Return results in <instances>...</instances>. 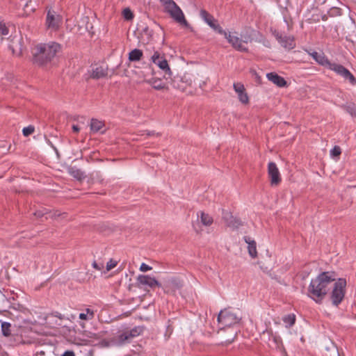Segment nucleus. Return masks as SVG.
<instances>
[{
  "instance_id": "1",
  "label": "nucleus",
  "mask_w": 356,
  "mask_h": 356,
  "mask_svg": "<svg viewBox=\"0 0 356 356\" xmlns=\"http://www.w3.org/2000/svg\"><path fill=\"white\" fill-rule=\"evenodd\" d=\"M334 271H324L311 280L307 289V296L317 304H321L331 287L330 285L337 280Z\"/></svg>"
},
{
  "instance_id": "2",
  "label": "nucleus",
  "mask_w": 356,
  "mask_h": 356,
  "mask_svg": "<svg viewBox=\"0 0 356 356\" xmlns=\"http://www.w3.org/2000/svg\"><path fill=\"white\" fill-rule=\"evenodd\" d=\"M60 50L61 45L56 42L37 44L31 48V60L38 67L47 66Z\"/></svg>"
},
{
  "instance_id": "3",
  "label": "nucleus",
  "mask_w": 356,
  "mask_h": 356,
  "mask_svg": "<svg viewBox=\"0 0 356 356\" xmlns=\"http://www.w3.org/2000/svg\"><path fill=\"white\" fill-rule=\"evenodd\" d=\"M334 282L332 290L330 293L329 298L332 305L338 307L344 300L347 282L345 278L337 277Z\"/></svg>"
},
{
  "instance_id": "4",
  "label": "nucleus",
  "mask_w": 356,
  "mask_h": 356,
  "mask_svg": "<svg viewBox=\"0 0 356 356\" xmlns=\"http://www.w3.org/2000/svg\"><path fill=\"white\" fill-rule=\"evenodd\" d=\"M242 316L230 310L229 308L221 310L218 316V321L223 327H231L239 323Z\"/></svg>"
},
{
  "instance_id": "5",
  "label": "nucleus",
  "mask_w": 356,
  "mask_h": 356,
  "mask_svg": "<svg viewBox=\"0 0 356 356\" xmlns=\"http://www.w3.org/2000/svg\"><path fill=\"white\" fill-rule=\"evenodd\" d=\"M144 330V326H136L130 330H125L117 336L115 343L122 344V346L129 343L133 338L140 335Z\"/></svg>"
},
{
  "instance_id": "6",
  "label": "nucleus",
  "mask_w": 356,
  "mask_h": 356,
  "mask_svg": "<svg viewBox=\"0 0 356 356\" xmlns=\"http://www.w3.org/2000/svg\"><path fill=\"white\" fill-rule=\"evenodd\" d=\"M327 69L334 71L338 76L342 77L345 81H348L352 85H356V78L343 65L331 62Z\"/></svg>"
},
{
  "instance_id": "7",
  "label": "nucleus",
  "mask_w": 356,
  "mask_h": 356,
  "mask_svg": "<svg viewBox=\"0 0 356 356\" xmlns=\"http://www.w3.org/2000/svg\"><path fill=\"white\" fill-rule=\"evenodd\" d=\"M163 78L166 80L170 79V84L172 86V87L175 89L181 90V92H186L187 88L192 83L191 79L187 77L186 75H177L173 77L172 75L170 76V77H169V76H163Z\"/></svg>"
},
{
  "instance_id": "8",
  "label": "nucleus",
  "mask_w": 356,
  "mask_h": 356,
  "mask_svg": "<svg viewBox=\"0 0 356 356\" xmlns=\"http://www.w3.org/2000/svg\"><path fill=\"white\" fill-rule=\"evenodd\" d=\"M151 60L164 72L165 76H169V77H170V76H172V71L164 54H161L158 51H155L151 56Z\"/></svg>"
},
{
  "instance_id": "9",
  "label": "nucleus",
  "mask_w": 356,
  "mask_h": 356,
  "mask_svg": "<svg viewBox=\"0 0 356 356\" xmlns=\"http://www.w3.org/2000/svg\"><path fill=\"white\" fill-rule=\"evenodd\" d=\"M268 175L270 183L272 186H278L281 181V175L279 169L274 162H269L268 164Z\"/></svg>"
},
{
  "instance_id": "10",
  "label": "nucleus",
  "mask_w": 356,
  "mask_h": 356,
  "mask_svg": "<svg viewBox=\"0 0 356 356\" xmlns=\"http://www.w3.org/2000/svg\"><path fill=\"white\" fill-rule=\"evenodd\" d=\"M273 36L276 38L278 42L285 49L289 50L293 49L296 47L293 36H283L278 31L274 30L273 31Z\"/></svg>"
},
{
  "instance_id": "11",
  "label": "nucleus",
  "mask_w": 356,
  "mask_h": 356,
  "mask_svg": "<svg viewBox=\"0 0 356 356\" xmlns=\"http://www.w3.org/2000/svg\"><path fill=\"white\" fill-rule=\"evenodd\" d=\"M137 286L141 287V285L148 286L154 289L156 287H161V284L155 278L146 275H139L137 277Z\"/></svg>"
},
{
  "instance_id": "12",
  "label": "nucleus",
  "mask_w": 356,
  "mask_h": 356,
  "mask_svg": "<svg viewBox=\"0 0 356 356\" xmlns=\"http://www.w3.org/2000/svg\"><path fill=\"white\" fill-rule=\"evenodd\" d=\"M222 219L226 225L235 229L243 225L241 220L237 217H234L230 212L222 210Z\"/></svg>"
},
{
  "instance_id": "13",
  "label": "nucleus",
  "mask_w": 356,
  "mask_h": 356,
  "mask_svg": "<svg viewBox=\"0 0 356 356\" xmlns=\"http://www.w3.org/2000/svg\"><path fill=\"white\" fill-rule=\"evenodd\" d=\"M225 39H227V42L236 51L240 52H248V48L243 45L242 39L237 35H232L231 33L229 32Z\"/></svg>"
},
{
  "instance_id": "14",
  "label": "nucleus",
  "mask_w": 356,
  "mask_h": 356,
  "mask_svg": "<svg viewBox=\"0 0 356 356\" xmlns=\"http://www.w3.org/2000/svg\"><path fill=\"white\" fill-rule=\"evenodd\" d=\"M60 23V18L59 15H56L54 10H49L47 14L46 24L49 28L54 30L58 29Z\"/></svg>"
},
{
  "instance_id": "15",
  "label": "nucleus",
  "mask_w": 356,
  "mask_h": 356,
  "mask_svg": "<svg viewBox=\"0 0 356 356\" xmlns=\"http://www.w3.org/2000/svg\"><path fill=\"white\" fill-rule=\"evenodd\" d=\"M267 79L275 84L277 86L280 88H285L288 86L287 81L284 79V77L281 76L276 72H269L266 74Z\"/></svg>"
},
{
  "instance_id": "16",
  "label": "nucleus",
  "mask_w": 356,
  "mask_h": 356,
  "mask_svg": "<svg viewBox=\"0 0 356 356\" xmlns=\"http://www.w3.org/2000/svg\"><path fill=\"white\" fill-rule=\"evenodd\" d=\"M137 31L140 34L138 38L140 41H143V42H148L152 39L153 31L150 30L147 26H143L138 24Z\"/></svg>"
},
{
  "instance_id": "17",
  "label": "nucleus",
  "mask_w": 356,
  "mask_h": 356,
  "mask_svg": "<svg viewBox=\"0 0 356 356\" xmlns=\"http://www.w3.org/2000/svg\"><path fill=\"white\" fill-rule=\"evenodd\" d=\"M241 35L242 42L248 43L252 42L255 38H257V36L261 35V34L259 31L251 27H247L245 29V33H242Z\"/></svg>"
},
{
  "instance_id": "18",
  "label": "nucleus",
  "mask_w": 356,
  "mask_h": 356,
  "mask_svg": "<svg viewBox=\"0 0 356 356\" xmlns=\"http://www.w3.org/2000/svg\"><path fill=\"white\" fill-rule=\"evenodd\" d=\"M170 16L178 23L185 26H188L189 24L185 19L184 15L181 8L177 6L173 10H170Z\"/></svg>"
},
{
  "instance_id": "19",
  "label": "nucleus",
  "mask_w": 356,
  "mask_h": 356,
  "mask_svg": "<svg viewBox=\"0 0 356 356\" xmlns=\"http://www.w3.org/2000/svg\"><path fill=\"white\" fill-rule=\"evenodd\" d=\"M309 54L318 65L327 68L330 65L331 61L327 58L324 53L322 52L319 54L316 51H313L309 53Z\"/></svg>"
},
{
  "instance_id": "20",
  "label": "nucleus",
  "mask_w": 356,
  "mask_h": 356,
  "mask_svg": "<svg viewBox=\"0 0 356 356\" xmlns=\"http://www.w3.org/2000/svg\"><path fill=\"white\" fill-rule=\"evenodd\" d=\"M243 240L248 244V250L250 256L253 259L257 258V251L256 241L248 236H245Z\"/></svg>"
},
{
  "instance_id": "21",
  "label": "nucleus",
  "mask_w": 356,
  "mask_h": 356,
  "mask_svg": "<svg viewBox=\"0 0 356 356\" xmlns=\"http://www.w3.org/2000/svg\"><path fill=\"white\" fill-rule=\"evenodd\" d=\"M108 69L103 66H98L92 70L90 78L93 79H99L107 76Z\"/></svg>"
},
{
  "instance_id": "22",
  "label": "nucleus",
  "mask_w": 356,
  "mask_h": 356,
  "mask_svg": "<svg viewBox=\"0 0 356 356\" xmlns=\"http://www.w3.org/2000/svg\"><path fill=\"white\" fill-rule=\"evenodd\" d=\"M67 171L71 176L79 181H82L86 177L85 172L76 166H70Z\"/></svg>"
},
{
  "instance_id": "23",
  "label": "nucleus",
  "mask_w": 356,
  "mask_h": 356,
  "mask_svg": "<svg viewBox=\"0 0 356 356\" xmlns=\"http://www.w3.org/2000/svg\"><path fill=\"white\" fill-rule=\"evenodd\" d=\"M200 16L210 27H213V24L217 22L213 16L204 9L200 10Z\"/></svg>"
},
{
  "instance_id": "24",
  "label": "nucleus",
  "mask_w": 356,
  "mask_h": 356,
  "mask_svg": "<svg viewBox=\"0 0 356 356\" xmlns=\"http://www.w3.org/2000/svg\"><path fill=\"white\" fill-rule=\"evenodd\" d=\"M147 83L150 84L152 88L156 90H161L167 88L165 83L161 81V79L153 77L149 80L145 81Z\"/></svg>"
},
{
  "instance_id": "25",
  "label": "nucleus",
  "mask_w": 356,
  "mask_h": 356,
  "mask_svg": "<svg viewBox=\"0 0 356 356\" xmlns=\"http://www.w3.org/2000/svg\"><path fill=\"white\" fill-rule=\"evenodd\" d=\"M104 127V122L102 121H99L97 119L92 118L90 122V130L93 133H97L100 131L101 134H104L106 130L101 131L102 129Z\"/></svg>"
},
{
  "instance_id": "26",
  "label": "nucleus",
  "mask_w": 356,
  "mask_h": 356,
  "mask_svg": "<svg viewBox=\"0 0 356 356\" xmlns=\"http://www.w3.org/2000/svg\"><path fill=\"white\" fill-rule=\"evenodd\" d=\"M33 215L38 218H42L45 216V218L47 219V215L51 217L60 216V213H58V211H55L54 214L51 215V212L49 211L47 209H42L40 210H37L33 213Z\"/></svg>"
},
{
  "instance_id": "27",
  "label": "nucleus",
  "mask_w": 356,
  "mask_h": 356,
  "mask_svg": "<svg viewBox=\"0 0 356 356\" xmlns=\"http://www.w3.org/2000/svg\"><path fill=\"white\" fill-rule=\"evenodd\" d=\"M143 56V52L139 49H134L129 53V60L131 62L140 61Z\"/></svg>"
},
{
  "instance_id": "28",
  "label": "nucleus",
  "mask_w": 356,
  "mask_h": 356,
  "mask_svg": "<svg viewBox=\"0 0 356 356\" xmlns=\"http://www.w3.org/2000/svg\"><path fill=\"white\" fill-rule=\"evenodd\" d=\"M116 339H117V336H115L114 337H112L109 340L102 339L99 342V345H100L101 347H103V348H108V347L111 346H122V344H117V343H115V342H117L115 341Z\"/></svg>"
},
{
  "instance_id": "29",
  "label": "nucleus",
  "mask_w": 356,
  "mask_h": 356,
  "mask_svg": "<svg viewBox=\"0 0 356 356\" xmlns=\"http://www.w3.org/2000/svg\"><path fill=\"white\" fill-rule=\"evenodd\" d=\"M282 321L286 324V327H291L296 323V316L293 314L286 315L283 317Z\"/></svg>"
},
{
  "instance_id": "30",
  "label": "nucleus",
  "mask_w": 356,
  "mask_h": 356,
  "mask_svg": "<svg viewBox=\"0 0 356 356\" xmlns=\"http://www.w3.org/2000/svg\"><path fill=\"white\" fill-rule=\"evenodd\" d=\"M11 324L8 322H2L1 330L3 337H10L11 335Z\"/></svg>"
},
{
  "instance_id": "31",
  "label": "nucleus",
  "mask_w": 356,
  "mask_h": 356,
  "mask_svg": "<svg viewBox=\"0 0 356 356\" xmlns=\"http://www.w3.org/2000/svg\"><path fill=\"white\" fill-rule=\"evenodd\" d=\"M201 222L205 226H209L213 223V218L209 214L200 211Z\"/></svg>"
},
{
  "instance_id": "32",
  "label": "nucleus",
  "mask_w": 356,
  "mask_h": 356,
  "mask_svg": "<svg viewBox=\"0 0 356 356\" xmlns=\"http://www.w3.org/2000/svg\"><path fill=\"white\" fill-rule=\"evenodd\" d=\"M161 1L164 5L165 11L168 13L177 6V3L173 0H161Z\"/></svg>"
},
{
  "instance_id": "33",
  "label": "nucleus",
  "mask_w": 356,
  "mask_h": 356,
  "mask_svg": "<svg viewBox=\"0 0 356 356\" xmlns=\"http://www.w3.org/2000/svg\"><path fill=\"white\" fill-rule=\"evenodd\" d=\"M9 33V29L6 26V24L3 21L0 20V41H3V36L7 35Z\"/></svg>"
},
{
  "instance_id": "34",
  "label": "nucleus",
  "mask_w": 356,
  "mask_h": 356,
  "mask_svg": "<svg viewBox=\"0 0 356 356\" xmlns=\"http://www.w3.org/2000/svg\"><path fill=\"white\" fill-rule=\"evenodd\" d=\"M343 108L352 117L356 118V105L355 104H350L344 106Z\"/></svg>"
},
{
  "instance_id": "35",
  "label": "nucleus",
  "mask_w": 356,
  "mask_h": 356,
  "mask_svg": "<svg viewBox=\"0 0 356 356\" xmlns=\"http://www.w3.org/2000/svg\"><path fill=\"white\" fill-rule=\"evenodd\" d=\"M123 18L127 21L132 20L134 17V15L129 8H125L122 10Z\"/></svg>"
},
{
  "instance_id": "36",
  "label": "nucleus",
  "mask_w": 356,
  "mask_h": 356,
  "mask_svg": "<svg viewBox=\"0 0 356 356\" xmlns=\"http://www.w3.org/2000/svg\"><path fill=\"white\" fill-rule=\"evenodd\" d=\"M213 31H215L216 33H218L220 35H224L225 38H227L229 33L226 32L220 26L219 24H218V22H216L213 24V27H211Z\"/></svg>"
},
{
  "instance_id": "37",
  "label": "nucleus",
  "mask_w": 356,
  "mask_h": 356,
  "mask_svg": "<svg viewBox=\"0 0 356 356\" xmlns=\"http://www.w3.org/2000/svg\"><path fill=\"white\" fill-rule=\"evenodd\" d=\"M341 154V149L339 146L335 145L331 150H330V156L333 159L339 158V156Z\"/></svg>"
},
{
  "instance_id": "38",
  "label": "nucleus",
  "mask_w": 356,
  "mask_h": 356,
  "mask_svg": "<svg viewBox=\"0 0 356 356\" xmlns=\"http://www.w3.org/2000/svg\"><path fill=\"white\" fill-rule=\"evenodd\" d=\"M273 340L275 343V344L277 345V348H282L284 352V353L286 354V350H285V349L284 348V346H283L282 338L280 336L274 335V336H273Z\"/></svg>"
},
{
  "instance_id": "39",
  "label": "nucleus",
  "mask_w": 356,
  "mask_h": 356,
  "mask_svg": "<svg viewBox=\"0 0 356 356\" xmlns=\"http://www.w3.org/2000/svg\"><path fill=\"white\" fill-rule=\"evenodd\" d=\"M239 101L244 104H248L249 97L245 90L238 95Z\"/></svg>"
},
{
  "instance_id": "40",
  "label": "nucleus",
  "mask_w": 356,
  "mask_h": 356,
  "mask_svg": "<svg viewBox=\"0 0 356 356\" xmlns=\"http://www.w3.org/2000/svg\"><path fill=\"white\" fill-rule=\"evenodd\" d=\"M35 131V127L33 125H29L28 127H24L22 129V134L24 136L27 137L31 135Z\"/></svg>"
},
{
  "instance_id": "41",
  "label": "nucleus",
  "mask_w": 356,
  "mask_h": 356,
  "mask_svg": "<svg viewBox=\"0 0 356 356\" xmlns=\"http://www.w3.org/2000/svg\"><path fill=\"white\" fill-rule=\"evenodd\" d=\"M234 89L238 95L245 90L244 86L241 83H234Z\"/></svg>"
},
{
  "instance_id": "42",
  "label": "nucleus",
  "mask_w": 356,
  "mask_h": 356,
  "mask_svg": "<svg viewBox=\"0 0 356 356\" xmlns=\"http://www.w3.org/2000/svg\"><path fill=\"white\" fill-rule=\"evenodd\" d=\"M250 72L252 74V76L254 77L255 81L257 83H261V76L259 75V74L257 72V71L255 70L250 69Z\"/></svg>"
},
{
  "instance_id": "43",
  "label": "nucleus",
  "mask_w": 356,
  "mask_h": 356,
  "mask_svg": "<svg viewBox=\"0 0 356 356\" xmlns=\"http://www.w3.org/2000/svg\"><path fill=\"white\" fill-rule=\"evenodd\" d=\"M93 317H94L93 312H91L90 313L89 316H88V314H86V313H81L79 314V318L81 320H90V319L93 318Z\"/></svg>"
},
{
  "instance_id": "44",
  "label": "nucleus",
  "mask_w": 356,
  "mask_h": 356,
  "mask_svg": "<svg viewBox=\"0 0 356 356\" xmlns=\"http://www.w3.org/2000/svg\"><path fill=\"white\" fill-rule=\"evenodd\" d=\"M118 264V262L112 259H111L106 264V270L109 271L114 267H115Z\"/></svg>"
},
{
  "instance_id": "45",
  "label": "nucleus",
  "mask_w": 356,
  "mask_h": 356,
  "mask_svg": "<svg viewBox=\"0 0 356 356\" xmlns=\"http://www.w3.org/2000/svg\"><path fill=\"white\" fill-rule=\"evenodd\" d=\"M139 269L142 272H147V271L152 270V268L151 266H149V265L146 264L145 263H142Z\"/></svg>"
},
{
  "instance_id": "46",
  "label": "nucleus",
  "mask_w": 356,
  "mask_h": 356,
  "mask_svg": "<svg viewBox=\"0 0 356 356\" xmlns=\"http://www.w3.org/2000/svg\"><path fill=\"white\" fill-rule=\"evenodd\" d=\"M9 308H13L14 309L19 310L20 312H23V311L26 310V308L24 306H22L19 304H17V307H16L15 303L10 305L9 306Z\"/></svg>"
},
{
  "instance_id": "47",
  "label": "nucleus",
  "mask_w": 356,
  "mask_h": 356,
  "mask_svg": "<svg viewBox=\"0 0 356 356\" xmlns=\"http://www.w3.org/2000/svg\"><path fill=\"white\" fill-rule=\"evenodd\" d=\"M9 308H13L14 309L19 310L20 312H23V311L26 310V308L24 306H22L19 304H17V307H16L15 303L10 305L9 306Z\"/></svg>"
},
{
  "instance_id": "48",
  "label": "nucleus",
  "mask_w": 356,
  "mask_h": 356,
  "mask_svg": "<svg viewBox=\"0 0 356 356\" xmlns=\"http://www.w3.org/2000/svg\"><path fill=\"white\" fill-rule=\"evenodd\" d=\"M173 332V328L171 325H168L167 327H166V332L165 333V337L166 338V339H168V338H170L171 334Z\"/></svg>"
},
{
  "instance_id": "49",
  "label": "nucleus",
  "mask_w": 356,
  "mask_h": 356,
  "mask_svg": "<svg viewBox=\"0 0 356 356\" xmlns=\"http://www.w3.org/2000/svg\"><path fill=\"white\" fill-rule=\"evenodd\" d=\"M330 16L335 15H340L341 12L340 10L337 8H332L330 11L329 12Z\"/></svg>"
},
{
  "instance_id": "50",
  "label": "nucleus",
  "mask_w": 356,
  "mask_h": 356,
  "mask_svg": "<svg viewBox=\"0 0 356 356\" xmlns=\"http://www.w3.org/2000/svg\"><path fill=\"white\" fill-rule=\"evenodd\" d=\"M50 316H55V317H57L59 319L62 320L64 318V316L62 315L60 313L58 312H52L51 314H49L47 318H49Z\"/></svg>"
},
{
  "instance_id": "51",
  "label": "nucleus",
  "mask_w": 356,
  "mask_h": 356,
  "mask_svg": "<svg viewBox=\"0 0 356 356\" xmlns=\"http://www.w3.org/2000/svg\"><path fill=\"white\" fill-rule=\"evenodd\" d=\"M92 266L93 268H95V269L97 270H102V268H104V264L102 263H100V264H98L95 261L92 263Z\"/></svg>"
},
{
  "instance_id": "52",
  "label": "nucleus",
  "mask_w": 356,
  "mask_h": 356,
  "mask_svg": "<svg viewBox=\"0 0 356 356\" xmlns=\"http://www.w3.org/2000/svg\"><path fill=\"white\" fill-rule=\"evenodd\" d=\"M61 356H75V354L72 350H65Z\"/></svg>"
},
{
  "instance_id": "53",
  "label": "nucleus",
  "mask_w": 356,
  "mask_h": 356,
  "mask_svg": "<svg viewBox=\"0 0 356 356\" xmlns=\"http://www.w3.org/2000/svg\"><path fill=\"white\" fill-rule=\"evenodd\" d=\"M0 356H8V354L6 351L4 350L2 346L0 344Z\"/></svg>"
},
{
  "instance_id": "54",
  "label": "nucleus",
  "mask_w": 356,
  "mask_h": 356,
  "mask_svg": "<svg viewBox=\"0 0 356 356\" xmlns=\"http://www.w3.org/2000/svg\"><path fill=\"white\" fill-rule=\"evenodd\" d=\"M72 128L74 133H78L80 131L79 127L76 124H73Z\"/></svg>"
},
{
  "instance_id": "55",
  "label": "nucleus",
  "mask_w": 356,
  "mask_h": 356,
  "mask_svg": "<svg viewBox=\"0 0 356 356\" xmlns=\"http://www.w3.org/2000/svg\"><path fill=\"white\" fill-rule=\"evenodd\" d=\"M284 20L287 25L288 29L290 30L292 27V24L291 23L290 24L286 17H284Z\"/></svg>"
},
{
  "instance_id": "56",
  "label": "nucleus",
  "mask_w": 356,
  "mask_h": 356,
  "mask_svg": "<svg viewBox=\"0 0 356 356\" xmlns=\"http://www.w3.org/2000/svg\"><path fill=\"white\" fill-rule=\"evenodd\" d=\"M155 134H155V131H147V136H154V135H155Z\"/></svg>"
},
{
  "instance_id": "57",
  "label": "nucleus",
  "mask_w": 356,
  "mask_h": 356,
  "mask_svg": "<svg viewBox=\"0 0 356 356\" xmlns=\"http://www.w3.org/2000/svg\"><path fill=\"white\" fill-rule=\"evenodd\" d=\"M44 350H40V351H38L36 353V355H42V356H44Z\"/></svg>"
},
{
  "instance_id": "58",
  "label": "nucleus",
  "mask_w": 356,
  "mask_h": 356,
  "mask_svg": "<svg viewBox=\"0 0 356 356\" xmlns=\"http://www.w3.org/2000/svg\"><path fill=\"white\" fill-rule=\"evenodd\" d=\"M321 19L323 21H327L328 17L326 15H322Z\"/></svg>"
},
{
  "instance_id": "59",
  "label": "nucleus",
  "mask_w": 356,
  "mask_h": 356,
  "mask_svg": "<svg viewBox=\"0 0 356 356\" xmlns=\"http://www.w3.org/2000/svg\"><path fill=\"white\" fill-rule=\"evenodd\" d=\"M10 299H11L10 298H6V297L4 296L3 302H7V303H8V302H10Z\"/></svg>"
},
{
  "instance_id": "60",
  "label": "nucleus",
  "mask_w": 356,
  "mask_h": 356,
  "mask_svg": "<svg viewBox=\"0 0 356 356\" xmlns=\"http://www.w3.org/2000/svg\"><path fill=\"white\" fill-rule=\"evenodd\" d=\"M90 334L91 335L88 336L89 337H94V338H95V339H98V337H97V334H95V333H93V334L90 333Z\"/></svg>"
},
{
  "instance_id": "61",
  "label": "nucleus",
  "mask_w": 356,
  "mask_h": 356,
  "mask_svg": "<svg viewBox=\"0 0 356 356\" xmlns=\"http://www.w3.org/2000/svg\"><path fill=\"white\" fill-rule=\"evenodd\" d=\"M9 49L12 50L13 53L15 54V49L14 47L12 44L9 45Z\"/></svg>"
},
{
  "instance_id": "62",
  "label": "nucleus",
  "mask_w": 356,
  "mask_h": 356,
  "mask_svg": "<svg viewBox=\"0 0 356 356\" xmlns=\"http://www.w3.org/2000/svg\"><path fill=\"white\" fill-rule=\"evenodd\" d=\"M48 143L57 152L56 148L53 145V144L49 140H48Z\"/></svg>"
},
{
  "instance_id": "63",
  "label": "nucleus",
  "mask_w": 356,
  "mask_h": 356,
  "mask_svg": "<svg viewBox=\"0 0 356 356\" xmlns=\"http://www.w3.org/2000/svg\"><path fill=\"white\" fill-rule=\"evenodd\" d=\"M91 312H93L92 310H91L90 309H86V314H88V316H89L90 313Z\"/></svg>"
},
{
  "instance_id": "64",
  "label": "nucleus",
  "mask_w": 356,
  "mask_h": 356,
  "mask_svg": "<svg viewBox=\"0 0 356 356\" xmlns=\"http://www.w3.org/2000/svg\"><path fill=\"white\" fill-rule=\"evenodd\" d=\"M233 340H234V339H230V340H229V339H228V340H227V341H228L229 343H232V342L233 341Z\"/></svg>"
}]
</instances>
